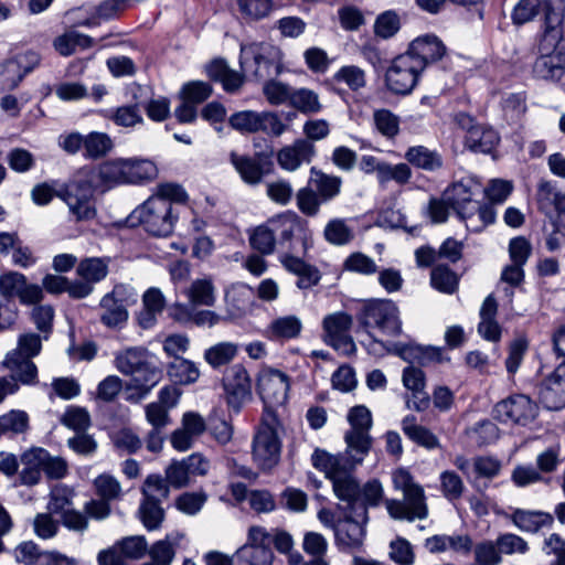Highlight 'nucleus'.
Segmentation results:
<instances>
[{"label":"nucleus","mask_w":565,"mask_h":565,"mask_svg":"<svg viewBox=\"0 0 565 565\" xmlns=\"http://www.w3.org/2000/svg\"><path fill=\"white\" fill-rule=\"evenodd\" d=\"M231 163L242 180L250 185L262 182L263 178L273 171L274 163L268 154L257 152L254 157L230 153Z\"/></svg>","instance_id":"nucleus-19"},{"label":"nucleus","mask_w":565,"mask_h":565,"mask_svg":"<svg viewBox=\"0 0 565 565\" xmlns=\"http://www.w3.org/2000/svg\"><path fill=\"white\" fill-rule=\"evenodd\" d=\"M324 239L335 246L349 244L354 238L353 230L343 218L330 220L323 230Z\"/></svg>","instance_id":"nucleus-53"},{"label":"nucleus","mask_w":565,"mask_h":565,"mask_svg":"<svg viewBox=\"0 0 565 565\" xmlns=\"http://www.w3.org/2000/svg\"><path fill=\"white\" fill-rule=\"evenodd\" d=\"M333 81L344 83L352 92H358L365 87L366 74L356 65H345L334 73Z\"/></svg>","instance_id":"nucleus-58"},{"label":"nucleus","mask_w":565,"mask_h":565,"mask_svg":"<svg viewBox=\"0 0 565 565\" xmlns=\"http://www.w3.org/2000/svg\"><path fill=\"white\" fill-rule=\"evenodd\" d=\"M109 263V257H86L77 265L76 273L82 279L95 285L107 277Z\"/></svg>","instance_id":"nucleus-40"},{"label":"nucleus","mask_w":565,"mask_h":565,"mask_svg":"<svg viewBox=\"0 0 565 565\" xmlns=\"http://www.w3.org/2000/svg\"><path fill=\"white\" fill-rule=\"evenodd\" d=\"M512 522L523 532L536 533L544 527H552L554 516L544 511L516 509L511 515Z\"/></svg>","instance_id":"nucleus-29"},{"label":"nucleus","mask_w":565,"mask_h":565,"mask_svg":"<svg viewBox=\"0 0 565 565\" xmlns=\"http://www.w3.org/2000/svg\"><path fill=\"white\" fill-rule=\"evenodd\" d=\"M99 308L102 309L100 322L108 328L121 327L128 320L127 308L116 302L110 296L104 295L100 299Z\"/></svg>","instance_id":"nucleus-42"},{"label":"nucleus","mask_w":565,"mask_h":565,"mask_svg":"<svg viewBox=\"0 0 565 565\" xmlns=\"http://www.w3.org/2000/svg\"><path fill=\"white\" fill-rule=\"evenodd\" d=\"M564 193L552 181L541 180L536 189V204L540 212L552 218V213Z\"/></svg>","instance_id":"nucleus-43"},{"label":"nucleus","mask_w":565,"mask_h":565,"mask_svg":"<svg viewBox=\"0 0 565 565\" xmlns=\"http://www.w3.org/2000/svg\"><path fill=\"white\" fill-rule=\"evenodd\" d=\"M241 67L258 81L278 76L284 68L281 50L268 42L241 45Z\"/></svg>","instance_id":"nucleus-6"},{"label":"nucleus","mask_w":565,"mask_h":565,"mask_svg":"<svg viewBox=\"0 0 565 565\" xmlns=\"http://www.w3.org/2000/svg\"><path fill=\"white\" fill-rule=\"evenodd\" d=\"M310 182L315 185V191L320 199L328 203L340 194L342 179L338 175L327 174L316 167L310 170Z\"/></svg>","instance_id":"nucleus-36"},{"label":"nucleus","mask_w":565,"mask_h":565,"mask_svg":"<svg viewBox=\"0 0 565 565\" xmlns=\"http://www.w3.org/2000/svg\"><path fill=\"white\" fill-rule=\"evenodd\" d=\"M170 484L161 475L147 476L141 488L142 500L162 503L169 498Z\"/></svg>","instance_id":"nucleus-50"},{"label":"nucleus","mask_w":565,"mask_h":565,"mask_svg":"<svg viewBox=\"0 0 565 565\" xmlns=\"http://www.w3.org/2000/svg\"><path fill=\"white\" fill-rule=\"evenodd\" d=\"M425 71L430 64L441 61L447 54L444 42L435 34H425L413 40L405 52Z\"/></svg>","instance_id":"nucleus-20"},{"label":"nucleus","mask_w":565,"mask_h":565,"mask_svg":"<svg viewBox=\"0 0 565 565\" xmlns=\"http://www.w3.org/2000/svg\"><path fill=\"white\" fill-rule=\"evenodd\" d=\"M424 71L409 54L403 53L394 57L385 72V87L398 96L409 95L416 87Z\"/></svg>","instance_id":"nucleus-12"},{"label":"nucleus","mask_w":565,"mask_h":565,"mask_svg":"<svg viewBox=\"0 0 565 565\" xmlns=\"http://www.w3.org/2000/svg\"><path fill=\"white\" fill-rule=\"evenodd\" d=\"M75 491L72 488L65 484L55 486L50 492L49 511L53 514H63L72 509Z\"/></svg>","instance_id":"nucleus-56"},{"label":"nucleus","mask_w":565,"mask_h":565,"mask_svg":"<svg viewBox=\"0 0 565 565\" xmlns=\"http://www.w3.org/2000/svg\"><path fill=\"white\" fill-rule=\"evenodd\" d=\"M227 313L231 318L245 316L253 306V289L245 284L232 285L224 296Z\"/></svg>","instance_id":"nucleus-26"},{"label":"nucleus","mask_w":565,"mask_h":565,"mask_svg":"<svg viewBox=\"0 0 565 565\" xmlns=\"http://www.w3.org/2000/svg\"><path fill=\"white\" fill-rule=\"evenodd\" d=\"M344 443L345 450L338 454L317 448L311 455V463L317 470L323 472L339 491L349 493L355 489L353 473L369 455L373 439L370 433L347 430Z\"/></svg>","instance_id":"nucleus-1"},{"label":"nucleus","mask_w":565,"mask_h":565,"mask_svg":"<svg viewBox=\"0 0 565 565\" xmlns=\"http://www.w3.org/2000/svg\"><path fill=\"white\" fill-rule=\"evenodd\" d=\"M492 414L500 423L525 426L537 416V405L527 395L514 394L497 403Z\"/></svg>","instance_id":"nucleus-16"},{"label":"nucleus","mask_w":565,"mask_h":565,"mask_svg":"<svg viewBox=\"0 0 565 565\" xmlns=\"http://www.w3.org/2000/svg\"><path fill=\"white\" fill-rule=\"evenodd\" d=\"M302 324L296 316H285L273 320L268 327V334L271 340L294 339L301 332Z\"/></svg>","instance_id":"nucleus-44"},{"label":"nucleus","mask_w":565,"mask_h":565,"mask_svg":"<svg viewBox=\"0 0 565 565\" xmlns=\"http://www.w3.org/2000/svg\"><path fill=\"white\" fill-rule=\"evenodd\" d=\"M138 516L148 531H153L161 526L166 512L162 503L141 499Z\"/></svg>","instance_id":"nucleus-54"},{"label":"nucleus","mask_w":565,"mask_h":565,"mask_svg":"<svg viewBox=\"0 0 565 565\" xmlns=\"http://www.w3.org/2000/svg\"><path fill=\"white\" fill-rule=\"evenodd\" d=\"M177 220L173 206L159 198H149L128 217L131 225L140 224L146 232L159 237L172 234Z\"/></svg>","instance_id":"nucleus-7"},{"label":"nucleus","mask_w":565,"mask_h":565,"mask_svg":"<svg viewBox=\"0 0 565 565\" xmlns=\"http://www.w3.org/2000/svg\"><path fill=\"white\" fill-rule=\"evenodd\" d=\"M298 253H281L278 259L281 266L290 274L298 277L297 287L309 289L319 284L321 275L319 269L303 259Z\"/></svg>","instance_id":"nucleus-21"},{"label":"nucleus","mask_w":565,"mask_h":565,"mask_svg":"<svg viewBox=\"0 0 565 565\" xmlns=\"http://www.w3.org/2000/svg\"><path fill=\"white\" fill-rule=\"evenodd\" d=\"M393 484L403 492V500L387 499L385 505L391 518L395 520H424L428 516V507L424 489L414 481L406 469L399 468L393 473Z\"/></svg>","instance_id":"nucleus-2"},{"label":"nucleus","mask_w":565,"mask_h":565,"mask_svg":"<svg viewBox=\"0 0 565 565\" xmlns=\"http://www.w3.org/2000/svg\"><path fill=\"white\" fill-rule=\"evenodd\" d=\"M96 191L89 181L77 171L73 179L56 193V196L66 203L74 221L83 222L89 221L96 215V210L90 204Z\"/></svg>","instance_id":"nucleus-11"},{"label":"nucleus","mask_w":565,"mask_h":565,"mask_svg":"<svg viewBox=\"0 0 565 565\" xmlns=\"http://www.w3.org/2000/svg\"><path fill=\"white\" fill-rule=\"evenodd\" d=\"M500 141L498 132L481 125L471 126L466 135L465 145L476 153H491Z\"/></svg>","instance_id":"nucleus-27"},{"label":"nucleus","mask_w":565,"mask_h":565,"mask_svg":"<svg viewBox=\"0 0 565 565\" xmlns=\"http://www.w3.org/2000/svg\"><path fill=\"white\" fill-rule=\"evenodd\" d=\"M316 156V147L307 139H296L291 145L278 150L276 158L282 170L292 172L303 163H310Z\"/></svg>","instance_id":"nucleus-22"},{"label":"nucleus","mask_w":565,"mask_h":565,"mask_svg":"<svg viewBox=\"0 0 565 565\" xmlns=\"http://www.w3.org/2000/svg\"><path fill=\"white\" fill-rule=\"evenodd\" d=\"M22 470L19 471L14 486L34 487L42 479L41 447H31L20 456Z\"/></svg>","instance_id":"nucleus-25"},{"label":"nucleus","mask_w":565,"mask_h":565,"mask_svg":"<svg viewBox=\"0 0 565 565\" xmlns=\"http://www.w3.org/2000/svg\"><path fill=\"white\" fill-rule=\"evenodd\" d=\"M404 157L412 166L429 172L439 170L444 164L441 154L425 146L409 147Z\"/></svg>","instance_id":"nucleus-33"},{"label":"nucleus","mask_w":565,"mask_h":565,"mask_svg":"<svg viewBox=\"0 0 565 565\" xmlns=\"http://www.w3.org/2000/svg\"><path fill=\"white\" fill-rule=\"evenodd\" d=\"M373 121L377 131L386 138H394L399 132V118L388 109H376Z\"/></svg>","instance_id":"nucleus-62"},{"label":"nucleus","mask_w":565,"mask_h":565,"mask_svg":"<svg viewBox=\"0 0 565 565\" xmlns=\"http://www.w3.org/2000/svg\"><path fill=\"white\" fill-rule=\"evenodd\" d=\"M403 433L415 444L426 449L440 447L438 437L427 427L418 425L414 415H407L402 420Z\"/></svg>","instance_id":"nucleus-31"},{"label":"nucleus","mask_w":565,"mask_h":565,"mask_svg":"<svg viewBox=\"0 0 565 565\" xmlns=\"http://www.w3.org/2000/svg\"><path fill=\"white\" fill-rule=\"evenodd\" d=\"M359 326L372 338V330L388 337L399 335L402 321L399 310L391 299H370L362 303L356 312Z\"/></svg>","instance_id":"nucleus-5"},{"label":"nucleus","mask_w":565,"mask_h":565,"mask_svg":"<svg viewBox=\"0 0 565 565\" xmlns=\"http://www.w3.org/2000/svg\"><path fill=\"white\" fill-rule=\"evenodd\" d=\"M41 463L43 473L50 480L63 479L68 472V465L62 457L52 456L41 447Z\"/></svg>","instance_id":"nucleus-60"},{"label":"nucleus","mask_w":565,"mask_h":565,"mask_svg":"<svg viewBox=\"0 0 565 565\" xmlns=\"http://www.w3.org/2000/svg\"><path fill=\"white\" fill-rule=\"evenodd\" d=\"M250 247L260 255H271L276 249V239L269 218L256 226L249 234Z\"/></svg>","instance_id":"nucleus-45"},{"label":"nucleus","mask_w":565,"mask_h":565,"mask_svg":"<svg viewBox=\"0 0 565 565\" xmlns=\"http://www.w3.org/2000/svg\"><path fill=\"white\" fill-rule=\"evenodd\" d=\"M412 178V170L407 163L391 164L383 162L377 181L381 185H385L390 181H395L397 184H406Z\"/></svg>","instance_id":"nucleus-59"},{"label":"nucleus","mask_w":565,"mask_h":565,"mask_svg":"<svg viewBox=\"0 0 565 565\" xmlns=\"http://www.w3.org/2000/svg\"><path fill=\"white\" fill-rule=\"evenodd\" d=\"M289 105L305 115H313L322 110L318 94L309 88L294 89Z\"/></svg>","instance_id":"nucleus-51"},{"label":"nucleus","mask_w":565,"mask_h":565,"mask_svg":"<svg viewBox=\"0 0 565 565\" xmlns=\"http://www.w3.org/2000/svg\"><path fill=\"white\" fill-rule=\"evenodd\" d=\"M396 352L411 365L427 366L433 363L449 362L450 358L444 355V349L433 345H420L414 342L402 343L396 347Z\"/></svg>","instance_id":"nucleus-23"},{"label":"nucleus","mask_w":565,"mask_h":565,"mask_svg":"<svg viewBox=\"0 0 565 565\" xmlns=\"http://www.w3.org/2000/svg\"><path fill=\"white\" fill-rule=\"evenodd\" d=\"M185 296L193 307H213L216 302L215 286L211 277L195 279L185 290Z\"/></svg>","instance_id":"nucleus-35"},{"label":"nucleus","mask_w":565,"mask_h":565,"mask_svg":"<svg viewBox=\"0 0 565 565\" xmlns=\"http://www.w3.org/2000/svg\"><path fill=\"white\" fill-rule=\"evenodd\" d=\"M153 358L147 349L129 348L117 353L115 364L120 373L131 376Z\"/></svg>","instance_id":"nucleus-30"},{"label":"nucleus","mask_w":565,"mask_h":565,"mask_svg":"<svg viewBox=\"0 0 565 565\" xmlns=\"http://www.w3.org/2000/svg\"><path fill=\"white\" fill-rule=\"evenodd\" d=\"M476 191H479L477 185L465 183L463 181L455 182L448 186L444 192V199L457 215L463 220L468 214V209L478 200L475 199Z\"/></svg>","instance_id":"nucleus-24"},{"label":"nucleus","mask_w":565,"mask_h":565,"mask_svg":"<svg viewBox=\"0 0 565 565\" xmlns=\"http://www.w3.org/2000/svg\"><path fill=\"white\" fill-rule=\"evenodd\" d=\"M430 285L439 292L452 295L459 286V276L446 265H438L430 273Z\"/></svg>","instance_id":"nucleus-49"},{"label":"nucleus","mask_w":565,"mask_h":565,"mask_svg":"<svg viewBox=\"0 0 565 565\" xmlns=\"http://www.w3.org/2000/svg\"><path fill=\"white\" fill-rule=\"evenodd\" d=\"M168 375L175 383L185 385L196 382L200 371L194 362L177 356L168 365Z\"/></svg>","instance_id":"nucleus-48"},{"label":"nucleus","mask_w":565,"mask_h":565,"mask_svg":"<svg viewBox=\"0 0 565 565\" xmlns=\"http://www.w3.org/2000/svg\"><path fill=\"white\" fill-rule=\"evenodd\" d=\"M477 565H500L503 562L495 540H482L473 545Z\"/></svg>","instance_id":"nucleus-55"},{"label":"nucleus","mask_w":565,"mask_h":565,"mask_svg":"<svg viewBox=\"0 0 565 565\" xmlns=\"http://www.w3.org/2000/svg\"><path fill=\"white\" fill-rule=\"evenodd\" d=\"M3 364L11 372L7 377L17 384L35 385L38 383V367L32 360L18 356L17 353H8Z\"/></svg>","instance_id":"nucleus-28"},{"label":"nucleus","mask_w":565,"mask_h":565,"mask_svg":"<svg viewBox=\"0 0 565 565\" xmlns=\"http://www.w3.org/2000/svg\"><path fill=\"white\" fill-rule=\"evenodd\" d=\"M162 370L157 365L156 358L146 363L131 375L132 386L139 391V396L145 397L161 381Z\"/></svg>","instance_id":"nucleus-39"},{"label":"nucleus","mask_w":565,"mask_h":565,"mask_svg":"<svg viewBox=\"0 0 565 565\" xmlns=\"http://www.w3.org/2000/svg\"><path fill=\"white\" fill-rule=\"evenodd\" d=\"M238 18L246 22H258L269 17L273 11V0H232Z\"/></svg>","instance_id":"nucleus-32"},{"label":"nucleus","mask_w":565,"mask_h":565,"mask_svg":"<svg viewBox=\"0 0 565 565\" xmlns=\"http://www.w3.org/2000/svg\"><path fill=\"white\" fill-rule=\"evenodd\" d=\"M29 415L24 411L12 409L0 416V437L13 438L29 429Z\"/></svg>","instance_id":"nucleus-47"},{"label":"nucleus","mask_w":565,"mask_h":565,"mask_svg":"<svg viewBox=\"0 0 565 565\" xmlns=\"http://www.w3.org/2000/svg\"><path fill=\"white\" fill-rule=\"evenodd\" d=\"M114 145L110 137L105 132L93 131L85 136V156L90 159H98L106 156Z\"/></svg>","instance_id":"nucleus-57"},{"label":"nucleus","mask_w":565,"mask_h":565,"mask_svg":"<svg viewBox=\"0 0 565 565\" xmlns=\"http://www.w3.org/2000/svg\"><path fill=\"white\" fill-rule=\"evenodd\" d=\"M238 354V344L218 342L204 351V360L211 367L220 369L231 363Z\"/></svg>","instance_id":"nucleus-46"},{"label":"nucleus","mask_w":565,"mask_h":565,"mask_svg":"<svg viewBox=\"0 0 565 565\" xmlns=\"http://www.w3.org/2000/svg\"><path fill=\"white\" fill-rule=\"evenodd\" d=\"M352 323V317L343 311L328 315L322 321L326 342L344 355H351L356 351L355 343L349 334Z\"/></svg>","instance_id":"nucleus-18"},{"label":"nucleus","mask_w":565,"mask_h":565,"mask_svg":"<svg viewBox=\"0 0 565 565\" xmlns=\"http://www.w3.org/2000/svg\"><path fill=\"white\" fill-rule=\"evenodd\" d=\"M296 203L298 210L310 217L318 215L321 204H324L319 194L310 186H303L297 191Z\"/></svg>","instance_id":"nucleus-61"},{"label":"nucleus","mask_w":565,"mask_h":565,"mask_svg":"<svg viewBox=\"0 0 565 565\" xmlns=\"http://www.w3.org/2000/svg\"><path fill=\"white\" fill-rule=\"evenodd\" d=\"M213 93L211 84L201 81H193L184 84L180 92L182 100H186L196 106L204 103Z\"/></svg>","instance_id":"nucleus-63"},{"label":"nucleus","mask_w":565,"mask_h":565,"mask_svg":"<svg viewBox=\"0 0 565 565\" xmlns=\"http://www.w3.org/2000/svg\"><path fill=\"white\" fill-rule=\"evenodd\" d=\"M535 78L557 83L565 75V39L562 29L550 28L539 43V56L533 63Z\"/></svg>","instance_id":"nucleus-3"},{"label":"nucleus","mask_w":565,"mask_h":565,"mask_svg":"<svg viewBox=\"0 0 565 565\" xmlns=\"http://www.w3.org/2000/svg\"><path fill=\"white\" fill-rule=\"evenodd\" d=\"M466 227L471 232H481L495 221V211L492 204L477 202L468 209L465 216Z\"/></svg>","instance_id":"nucleus-41"},{"label":"nucleus","mask_w":565,"mask_h":565,"mask_svg":"<svg viewBox=\"0 0 565 565\" xmlns=\"http://www.w3.org/2000/svg\"><path fill=\"white\" fill-rule=\"evenodd\" d=\"M353 480L355 482V489L349 492V494L348 492L339 491L337 487L332 484L333 493L339 500L337 510L356 513L361 520L369 521V508L380 505L383 500L384 490L382 483L377 479H371L361 486L356 472L353 473Z\"/></svg>","instance_id":"nucleus-8"},{"label":"nucleus","mask_w":565,"mask_h":565,"mask_svg":"<svg viewBox=\"0 0 565 565\" xmlns=\"http://www.w3.org/2000/svg\"><path fill=\"white\" fill-rule=\"evenodd\" d=\"M290 390V377L276 369L263 371L257 380V392L264 403L263 417L276 414V408L285 406Z\"/></svg>","instance_id":"nucleus-13"},{"label":"nucleus","mask_w":565,"mask_h":565,"mask_svg":"<svg viewBox=\"0 0 565 565\" xmlns=\"http://www.w3.org/2000/svg\"><path fill=\"white\" fill-rule=\"evenodd\" d=\"M227 406L238 414L252 399V379L246 367L236 363L226 369L222 377Z\"/></svg>","instance_id":"nucleus-14"},{"label":"nucleus","mask_w":565,"mask_h":565,"mask_svg":"<svg viewBox=\"0 0 565 565\" xmlns=\"http://www.w3.org/2000/svg\"><path fill=\"white\" fill-rule=\"evenodd\" d=\"M539 399L548 411L565 408V390L551 374L539 385Z\"/></svg>","instance_id":"nucleus-34"},{"label":"nucleus","mask_w":565,"mask_h":565,"mask_svg":"<svg viewBox=\"0 0 565 565\" xmlns=\"http://www.w3.org/2000/svg\"><path fill=\"white\" fill-rule=\"evenodd\" d=\"M340 512L343 518H339L337 522L331 524L338 548L343 553L350 554L362 552L367 521L361 520L356 513H350L349 511Z\"/></svg>","instance_id":"nucleus-15"},{"label":"nucleus","mask_w":565,"mask_h":565,"mask_svg":"<svg viewBox=\"0 0 565 565\" xmlns=\"http://www.w3.org/2000/svg\"><path fill=\"white\" fill-rule=\"evenodd\" d=\"M277 425V415L267 413V417H262L254 436L253 458L262 470H270L279 461L281 443L276 430Z\"/></svg>","instance_id":"nucleus-9"},{"label":"nucleus","mask_w":565,"mask_h":565,"mask_svg":"<svg viewBox=\"0 0 565 565\" xmlns=\"http://www.w3.org/2000/svg\"><path fill=\"white\" fill-rule=\"evenodd\" d=\"M274 553L268 546L244 544L234 554V565H271Z\"/></svg>","instance_id":"nucleus-38"},{"label":"nucleus","mask_w":565,"mask_h":565,"mask_svg":"<svg viewBox=\"0 0 565 565\" xmlns=\"http://www.w3.org/2000/svg\"><path fill=\"white\" fill-rule=\"evenodd\" d=\"M177 540H172V535L168 534L163 540L153 543L148 551L152 562L158 565H170L175 555L174 544Z\"/></svg>","instance_id":"nucleus-64"},{"label":"nucleus","mask_w":565,"mask_h":565,"mask_svg":"<svg viewBox=\"0 0 565 565\" xmlns=\"http://www.w3.org/2000/svg\"><path fill=\"white\" fill-rule=\"evenodd\" d=\"M277 245L282 253L306 255L312 247V232L306 220L294 211H285L269 218Z\"/></svg>","instance_id":"nucleus-4"},{"label":"nucleus","mask_w":565,"mask_h":565,"mask_svg":"<svg viewBox=\"0 0 565 565\" xmlns=\"http://www.w3.org/2000/svg\"><path fill=\"white\" fill-rule=\"evenodd\" d=\"M539 13L543 14V32H547L550 28H563V0H520L513 9L512 21L521 25L533 20Z\"/></svg>","instance_id":"nucleus-10"},{"label":"nucleus","mask_w":565,"mask_h":565,"mask_svg":"<svg viewBox=\"0 0 565 565\" xmlns=\"http://www.w3.org/2000/svg\"><path fill=\"white\" fill-rule=\"evenodd\" d=\"M78 172L100 192L127 184L124 158L106 160L96 167H84Z\"/></svg>","instance_id":"nucleus-17"},{"label":"nucleus","mask_w":565,"mask_h":565,"mask_svg":"<svg viewBox=\"0 0 565 565\" xmlns=\"http://www.w3.org/2000/svg\"><path fill=\"white\" fill-rule=\"evenodd\" d=\"M402 21L395 10H386L380 13L373 25L375 36L382 40H388L395 36L401 30Z\"/></svg>","instance_id":"nucleus-52"},{"label":"nucleus","mask_w":565,"mask_h":565,"mask_svg":"<svg viewBox=\"0 0 565 565\" xmlns=\"http://www.w3.org/2000/svg\"><path fill=\"white\" fill-rule=\"evenodd\" d=\"M127 184H139L157 178L158 168L149 159L128 158L125 159Z\"/></svg>","instance_id":"nucleus-37"}]
</instances>
